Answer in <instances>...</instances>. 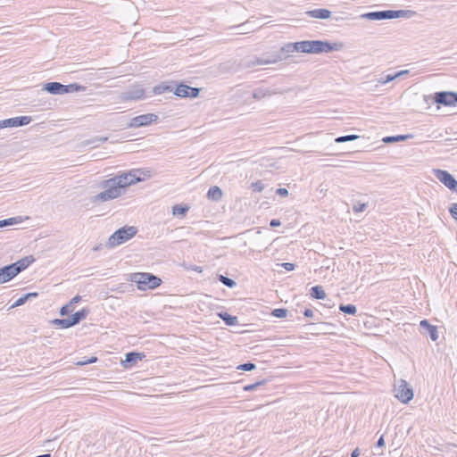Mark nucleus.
<instances>
[{"mask_svg": "<svg viewBox=\"0 0 457 457\" xmlns=\"http://www.w3.org/2000/svg\"><path fill=\"white\" fill-rule=\"evenodd\" d=\"M101 187L104 188V190L91 198V202L93 204L107 202L120 196L122 194L123 188L121 187L120 180H118L116 176L104 180Z\"/></svg>", "mask_w": 457, "mask_h": 457, "instance_id": "f257e3e1", "label": "nucleus"}, {"mask_svg": "<svg viewBox=\"0 0 457 457\" xmlns=\"http://www.w3.org/2000/svg\"><path fill=\"white\" fill-rule=\"evenodd\" d=\"M300 52L307 54H321L330 53L333 51L339 50L337 43H329L328 41L321 40H303L299 41Z\"/></svg>", "mask_w": 457, "mask_h": 457, "instance_id": "f03ea898", "label": "nucleus"}, {"mask_svg": "<svg viewBox=\"0 0 457 457\" xmlns=\"http://www.w3.org/2000/svg\"><path fill=\"white\" fill-rule=\"evenodd\" d=\"M130 281L137 283L139 290L154 289L162 284V279L147 272H137L130 275Z\"/></svg>", "mask_w": 457, "mask_h": 457, "instance_id": "7ed1b4c3", "label": "nucleus"}, {"mask_svg": "<svg viewBox=\"0 0 457 457\" xmlns=\"http://www.w3.org/2000/svg\"><path fill=\"white\" fill-rule=\"evenodd\" d=\"M151 177L152 171L150 170L144 169H134L129 172H124L116 176L117 179L120 180V184L123 189L130 185L140 182L145 179H149Z\"/></svg>", "mask_w": 457, "mask_h": 457, "instance_id": "20e7f679", "label": "nucleus"}, {"mask_svg": "<svg viewBox=\"0 0 457 457\" xmlns=\"http://www.w3.org/2000/svg\"><path fill=\"white\" fill-rule=\"evenodd\" d=\"M137 233V228L136 227L124 226L111 235L106 243V247L114 248L132 238Z\"/></svg>", "mask_w": 457, "mask_h": 457, "instance_id": "39448f33", "label": "nucleus"}, {"mask_svg": "<svg viewBox=\"0 0 457 457\" xmlns=\"http://www.w3.org/2000/svg\"><path fill=\"white\" fill-rule=\"evenodd\" d=\"M145 97V91L141 85H133L128 90L120 95V100L122 102L127 101H138Z\"/></svg>", "mask_w": 457, "mask_h": 457, "instance_id": "423d86ee", "label": "nucleus"}, {"mask_svg": "<svg viewBox=\"0 0 457 457\" xmlns=\"http://www.w3.org/2000/svg\"><path fill=\"white\" fill-rule=\"evenodd\" d=\"M433 172L435 177L441 183H443L446 187H448L453 192L457 193V180L450 172L440 169H435Z\"/></svg>", "mask_w": 457, "mask_h": 457, "instance_id": "0eeeda50", "label": "nucleus"}, {"mask_svg": "<svg viewBox=\"0 0 457 457\" xmlns=\"http://www.w3.org/2000/svg\"><path fill=\"white\" fill-rule=\"evenodd\" d=\"M395 397L403 403H408L413 398L412 388L405 380H400L398 386L395 388Z\"/></svg>", "mask_w": 457, "mask_h": 457, "instance_id": "6e6552de", "label": "nucleus"}, {"mask_svg": "<svg viewBox=\"0 0 457 457\" xmlns=\"http://www.w3.org/2000/svg\"><path fill=\"white\" fill-rule=\"evenodd\" d=\"M158 120V116L154 113L141 114L130 120L128 128H140L147 126Z\"/></svg>", "mask_w": 457, "mask_h": 457, "instance_id": "1a4fd4ad", "label": "nucleus"}, {"mask_svg": "<svg viewBox=\"0 0 457 457\" xmlns=\"http://www.w3.org/2000/svg\"><path fill=\"white\" fill-rule=\"evenodd\" d=\"M435 101L445 106H452L457 104V93L450 91L437 92L435 95Z\"/></svg>", "mask_w": 457, "mask_h": 457, "instance_id": "9d476101", "label": "nucleus"}, {"mask_svg": "<svg viewBox=\"0 0 457 457\" xmlns=\"http://www.w3.org/2000/svg\"><path fill=\"white\" fill-rule=\"evenodd\" d=\"M200 88L198 87H193L190 86H187L186 84L180 83L177 86L174 95L179 97H190V98H195L199 96Z\"/></svg>", "mask_w": 457, "mask_h": 457, "instance_id": "9b49d317", "label": "nucleus"}, {"mask_svg": "<svg viewBox=\"0 0 457 457\" xmlns=\"http://www.w3.org/2000/svg\"><path fill=\"white\" fill-rule=\"evenodd\" d=\"M280 61H283V57L281 56H273L271 54L268 58H260V57H254L252 60H249L245 62L243 65L245 68H251L256 65H265V64H271V63H277Z\"/></svg>", "mask_w": 457, "mask_h": 457, "instance_id": "f8f14e48", "label": "nucleus"}, {"mask_svg": "<svg viewBox=\"0 0 457 457\" xmlns=\"http://www.w3.org/2000/svg\"><path fill=\"white\" fill-rule=\"evenodd\" d=\"M32 120L30 116H19L1 120L2 128L21 127L28 125Z\"/></svg>", "mask_w": 457, "mask_h": 457, "instance_id": "ddd939ff", "label": "nucleus"}, {"mask_svg": "<svg viewBox=\"0 0 457 457\" xmlns=\"http://www.w3.org/2000/svg\"><path fill=\"white\" fill-rule=\"evenodd\" d=\"M295 52H300L299 43H287L284 45L277 53L273 54V56H281L283 60H286L289 55Z\"/></svg>", "mask_w": 457, "mask_h": 457, "instance_id": "4468645a", "label": "nucleus"}, {"mask_svg": "<svg viewBox=\"0 0 457 457\" xmlns=\"http://www.w3.org/2000/svg\"><path fill=\"white\" fill-rule=\"evenodd\" d=\"M34 258L32 255L26 256L24 258H21L18 260L17 262L11 263V267L15 274L17 276L19 273H21L22 270L27 269L33 262Z\"/></svg>", "mask_w": 457, "mask_h": 457, "instance_id": "2eb2a0df", "label": "nucleus"}, {"mask_svg": "<svg viewBox=\"0 0 457 457\" xmlns=\"http://www.w3.org/2000/svg\"><path fill=\"white\" fill-rule=\"evenodd\" d=\"M422 333L428 334L432 341H436L438 338L437 328L431 325L427 320H422L420 323Z\"/></svg>", "mask_w": 457, "mask_h": 457, "instance_id": "dca6fc26", "label": "nucleus"}, {"mask_svg": "<svg viewBox=\"0 0 457 457\" xmlns=\"http://www.w3.org/2000/svg\"><path fill=\"white\" fill-rule=\"evenodd\" d=\"M43 90L51 95H63V91L66 90V87H63V84L60 82H48L44 84Z\"/></svg>", "mask_w": 457, "mask_h": 457, "instance_id": "f3484780", "label": "nucleus"}, {"mask_svg": "<svg viewBox=\"0 0 457 457\" xmlns=\"http://www.w3.org/2000/svg\"><path fill=\"white\" fill-rule=\"evenodd\" d=\"M15 276L11 265H5L0 268V284L12 280Z\"/></svg>", "mask_w": 457, "mask_h": 457, "instance_id": "a211bd4d", "label": "nucleus"}, {"mask_svg": "<svg viewBox=\"0 0 457 457\" xmlns=\"http://www.w3.org/2000/svg\"><path fill=\"white\" fill-rule=\"evenodd\" d=\"M144 357L143 353L130 352L126 354L125 361H123L124 367L129 368L141 361Z\"/></svg>", "mask_w": 457, "mask_h": 457, "instance_id": "6ab92c4d", "label": "nucleus"}, {"mask_svg": "<svg viewBox=\"0 0 457 457\" xmlns=\"http://www.w3.org/2000/svg\"><path fill=\"white\" fill-rule=\"evenodd\" d=\"M307 16L316 19H328L331 16V12L328 9H314L306 12Z\"/></svg>", "mask_w": 457, "mask_h": 457, "instance_id": "aec40b11", "label": "nucleus"}, {"mask_svg": "<svg viewBox=\"0 0 457 457\" xmlns=\"http://www.w3.org/2000/svg\"><path fill=\"white\" fill-rule=\"evenodd\" d=\"M223 193L220 187L212 186L207 192L208 199L218 202L222 198Z\"/></svg>", "mask_w": 457, "mask_h": 457, "instance_id": "412c9836", "label": "nucleus"}, {"mask_svg": "<svg viewBox=\"0 0 457 457\" xmlns=\"http://www.w3.org/2000/svg\"><path fill=\"white\" fill-rule=\"evenodd\" d=\"M89 313V310L87 308H83L80 311L76 312L71 316V321L73 325L79 324L81 320H85Z\"/></svg>", "mask_w": 457, "mask_h": 457, "instance_id": "4be33fe9", "label": "nucleus"}, {"mask_svg": "<svg viewBox=\"0 0 457 457\" xmlns=\"http://www.w3.org/2000/svg\"><path fill=\"white\" fill-rule=\"evenodd\" d=\"M276 94L275 91H271L270 89L269 88H262V87H260V88H257L253 91V97L256 100H261L266 96H270L272 95Z\"/></svg>", "mask_w": 457, "mask_h": 457, "instance_id": "5701e85b", "label": "nucleus"}, {"mask_svg": "<svg viewBox=\"0 0 457 457\" xmlns=\"http://www.w3.org/2000/svg\"><path fill=\"white\" fill-rule=\"evenodd\" d=\"M361 18L370 21L385 20L384 11L370 12L361 15Z\"/></svg>", "mask_w": 457, "mask_h": 457, "instance_id": "b1692460", "label": "nucleus"}, {"mask_svg": "<svg viewBox=\"0 0 457 457\" xmlns=\"http://www.w3.org/2000/svg\"><path fill=\"white\" fill-rule=\"evenodd\" d=\"M218 315L228 326H235L238 323L237 317L232 316L228 312H221Z\"/></svg>", "mask_w": 457, "mask_h": 457, "instance_id": "393cba45", "label": "nucleus"}, {"mask_svg": "<svg viewBox=\"0 0 457 457\" xmlns=\"http://www.w3.org/2000/svg\"><path fill=\"white\" fill-rule=\"evenodd\" d=\"M311 296L314 299L322 300L326 297V293L321 286H314L311 288Z\"/></svg>", "mask_w": 457, "mask_h": 457, "instance_id": "a878e982", "label": "nucleus"}, {"mask_svg": "<svg viewBox=\"0 0 457 457\" xmlns=\"http://www.w3.org/2000/svg\"><path fill=\"white\" fill-rule=\"evenodd\" d=\"M52 323L60 328H69L74 326L71 317L65 319H54L52 320Z\"/></svg>", "mask_w": 457, "mask_h": 457, "instance_id": "bb28decb", "label": "nucleus"}, {"mask_svg": "<svg viewBox=\"0 0 457 457\" xmlns=\"http://www.w3.org/2000/svg\"><path fill=\"white\" fill-rule=\"evenodd\" d=\"M172 91H173V88L171 86L165 84V83H161L153 87L152 94L153 95H161V94H163L166 92H172Z\"/></svg>", "mask_w": 457, "mask_h": 457, "instance_id": "cd10ccee", "label": "nucleus"}, {"mask_svg": "<svg viewBox=\"0 0 457 457\" xmlns=\"http://www.w3.org/2000/svg\"><path fill=\"white\" fill-rule=\"evenodd\" d=\"M413 136L411 134L408 135H397V136H388L383 138L384 143H393V142H400L404 141L408 138H412Z\"/></svg>", "mask_w": 457, "mask_h": 457, "instance_id": "c85d7f7f", "label": "nucleus"}, {"mask_svg": "<svg viewBox=\"0 0 457 457\" xmlns=\"http://www.w3.org/2000/svg\"><path fill=\"white\" fill-rule=\"evenodd\" d=\"M21 221H22V218L21 216L4 219V220H0V228L16 225L18 223H21Z\"/></svg>", "mask_w": 457, "mask_h": 457, "instance_id": "c756f323", "label": "nucleus"}, {"mask_svg": "<svg viewBox=\"0 0 457 457\" xmlns=\"http://www.w3.org/2000/svg\"><path fill=\"white\" fill-rule=\"evenodd\" d=\"M189 210L187 205L176 204L172 207V214L175 216H185Z\"/></svg>", "mask_w": 457, "mask_h": 457, "instance_id": "7c9ffc66", "label": "nucleus"}, {"mask_svg": "<svg viewBox=\"0 0 457 457\" xmlns=\"http://www.w3.org/2000/svg\"><path fill=\"white\" fill-rule=\"evenodd\" d=\"M339 310L342 312L349 315H355L357 312V308L353 304H340Z\"/></svg>", "mask_w": 457, "mask_h": 457, "instance_id": "2f4dec72", "label": "nucleus"}, {"mask_svg": "<svg viewBox=\"0 0 457 457\" xmlns=\"http://www.w3.org/2000/svg\"><path fill=\"white\" fill-rule=\"evenodd\" d=\"M219 281H220L223 285H225L226 287H229V288H233L234 287H236L237 283L235 280H233L232 278H229L224 275H219V278H218Z\"/></svg>", "mask_w": 457, "mask_h": 457, "instance_id": "473e14b6", "label": "nucleus"}, {"mask_svg": "<svg viewBox=\"0 0 457 457\" xmlns=\"http://www.w3.org/2000/svg\"><path fill=\"white\" fill-rule=\"evenodd\" d=\"M63 87H66V90L63 91V95L67 93L78 92L84 88L82 86L77 83L63 85Z\"/></svg>", "mask_w": 457, "mask_h": 457, "instance_id": "72a5a7b5", "label": "nucleus"}, {"mask_svg": "<svg viewBox=\"0 0 457 457\" xmlns=\"http://www.w3.org/2000/svg\"><path fill=\"white\" fill-rule=\"evenodd\" d=\"M360 137V136L358 135H346V136H340V137H337L336 139H335V142L336 143H345V142H348V141H353V140H356Z\"/></svg>", "mask_w": 457, "mask_h": 457, "instance_id": "f704fd0d", "label": "nucleus"}, {"mask_svg": "<svg viewBox=\"0 0 457 457\" xmlns=\"http://www.w3.org/2000/svg\"><path fill=\"white\" fill-rule=\"evenodd\" d=\"M266 383L265 379L260 380L258 382H255L253 384L246 385L243 387V390L245 392L253 391L257 389L260 386H262Z\"/></svg>", "mask_w": 457, "mask_h": 457, "instance_id": "c9c22d12", "label": "nucleus"}, {"mask_svg": "<svg viewBox=\"0 0 457 457\" xmlns=\"http://www.w3.org/2000/svg\"><path fill=\"white\" fill-rule=\"evenodd\" d=\"M271 315L276 318H286L287 315V310L285 308H277L271 312Z\"/></svg>", "mask_w": 457, "mask_h": 457, "instance_id": "e433bc0d", "label": "nucleus"}, {"mask_svg": "<svg viewBox=\"0 0 457 457\" xmlns=\"http://www.w3.org/2000/svg\"><path fill=\"white\" fill-rule=\"evenodd\" d=\"M256 368L255 364L253 362H246L243 363L237 366V370H244V371H251L253 370Z\"/></svg>", "mask_w": 457, "mask_h": 457, "instance_id": "4c0bfd02", "label": "nucleus"}, {"mask_svg": "<svg viewBox=\"0 0 457 457\" xmlns=\"http://www.w3.org/2000/svg\"><path fill=\"white\" fill-rule=\"evenodd\" d=\"M385 20L399 18L397 10H385L384 11Z\"/></svg>", "mask_w": 457, "mask_h": 457, "instance_id": "58836bf2", "label": "nucleus"}, {"mask_svg": "<svg viewBox=\"0 0 457 457\" xmlns=\"http://www.w3.org/2000/svg\"><path fill=\"white\" fill-rule=\"evenodd\" d=\"M396 79H397L396 75H395V73H394V74H387L385 77H381L378 81V83L384 85V84L391 82Z\"/></svg>", "mask_w": 457, "mask_h": 457, "instance_id": "ea45409f", "label": "nucleus"}, {"mask_svg": "<svg viewBox=\"0 0 457 457\" xmlns=\"http://www.w3.org/2000/svg\"><path fill=\"white\" fill-rule=\"evenodd\" d=\"M71 312H73V306L71 303H67L61 307L60 309V315L62 316H67Z\"/></svg>", "mask_w": 457, "mask_h": 457, "instance_id": "a19ab883", "label": "nucleus"}, {"mask_svg": "<svg viewBox=\"0 0 457 457\" xmlns=\"http://www.w3.org/2000/svg\"><path fill=\"white\" fill-rule=\"evenodd\" d=\"M28 296L26 295L21 296L20 298H18L12 304V306L10 307V309H12V308H15V307H19V306H21L23 305L26 302H28Z\"/></svg>", "mask_w": 457, "mask_h": 457, "instance_id": "79ce46f5", "label": "nucleus"}, {"mask_svg": "<svg viewBox=\"0 0 457 457\" xmlns=\"http://www.w3.org/2000/svg\"><path fill=\"white\" fill-rule=\"evenodd\" d=\"M397 12L399 13V18L400 17L411 18L416 14V12L414 11H411V10H397Z\"/></svg>", "mask_w": 457, "mask_h": 457, "instance_id": "37998d69", "label": "nucleus"}, {"mask_svg": "<svg viewBox=\"0 0 457 457\" xmlns=\"http://www.w3.org/2000/svg\"><path fill=\"white\" fill-rule=\"evenodd\" d=\"M251 187L254 192H262L264 189V184L261 180L252 183Z\"/></svg>", "mask_w": 457, "mask_h": 457, "instance_id": "c03bdc74", "label": "nucleus"}, {"mask_svg": "<svg viewBox=\"0 0 457 457\" xmlns=\"http://www.w3.org/2000/svg\"><path fill=\"white\" fill-rule=\"evenodd\" d=\"M97 361V358L93 356L89 359H83V361H79L77 362L78 365L79 366H84V365H87V364H89V363H94Z\"/></svg>", "mask_w": 457, "mask_h": 457, "instance_id": "a18cd8bd", "label": "nucleus"}, {"mask_svg": "<svg viewBox=\"0 0 457 457\" xmlns=\"http://www.w3.org/2000/svg\"><path fill=\"white\" fill-rule=\"evenodd\" d=\"M449 212L451 216L457 220V204H452L449 208Z\"/></svg>", "mask_w": 457, "mask_h": 457, "instance_id": "49530a36", "label": "nucleus"}, {"mask_svg": "<svg viewBox=\"0 0 457 457\" xmlns=\"http://www.w3.org/2000/svg\"><path fill=\"white\" fill-rule=\"evenodd\" d=\"M277 195H278L281 197H286L288 195V190L285 187L278 188L276 191Z\"/></svg>", "mask_w": 457, "mask_h": 457, "instance_id": "de8ad7c7", "label": "nucleus"}, {"mask_svg": "<svg viewBox=\"0 0 457 457\" xmlns=\"http://www.w3.org/2000/svg\"><path fill=\"white\" fill-rule=\"evenodd\" d=\"M281 266L288 271H291L295 269V264L291 262H283L281 263Z\"/></svg>", "mask_w": 457, "mask_h": 457, "instance_id": "09e8293b", "label": "nucleus"}, {"mask_svg": "<svg viewBox=\"0 0 457 457\" xmlns=\"http://www.w3.org/2000/svg\"><path fill=\"white\" fill-rule=\"evenodd\" d=\"M366 208V204H359L358 205H354L353 206V211L355 212H363Z\"/></svg>", "mask_w": 457, "mask_h": 457, "instance_id": "8fccbe9b", "label": "nucleus"}, {"mask_svg": "<svg viewBox=\"0 0 457 457\" xmlns=\"http://www.w3.org/2000/svg\"><path fill=\"white\" fill-rule=\"evenodd\" d=\"M280 225H281L280 220H277V219H273L270 222V226L272 227V228L278 227Z\"/></svg>", "mask_w": 457, "mask_h": 457, "instance_id": "3c124183", "label": "nucleus"}, {"mask_svg": "<svg viewBox=\"0 0 457 457\" xmlns=\"http://www.w3.org/2000/svg\"><path fill=\"white\" fill-rule=\"evenodd\" d=\"M313 311L311 310V309H305L304 312H303V315L306 317V318H312L313 316Z\"/></svg>", "mask_w": 457, "mask_h": 457, "instance_id": "603ef678", "label": "nucleus"}, {"mask_svg": "<svg viewBox=\"0 0 457 457\" xmlns=\"http://www.w3.org/2000/svg\"><path fill=\"white\" fill-rule=\"evenodd\" d=\"M376 445H377V447H383V446H385V440H384V436L383 435L378 438Z\"/></svg>", "mask_w": 457, "mask_h": 457, "instance_id": "864d4df0", "label": "nucleus"}, {"mask_svg": "<svg viewBox=\"0 0 457 457\" xmlns=\"http://www.w3.org/2000/svg\"><path fill=\"white\" fill-rule=\"evenodd\" d=\"M80 300H81V296H80V295H76V296H74V297L70 301V303H71V304L73 306V304L78 303Z\"/></svg>", "mask_w": 457, "mask_h": 457, "instance_id": "5fc2aeb1", "label": "nucleus"}, {"mask_svg": "<svg viewBox=\"0 0 457 457\" xmlns=\"http://www.w3.org/2000/svg\"><path fill=\"white\" fill-rule=\"evenodd\" d=\"M409 72L410 71L408 70H403V71L395 72V75H396V78L398 79V78H400V77H402L403 75L409 74Z\"/></svg>", "mask_w": 457, "mask_h": 457, "instance_id": "6e6d98bb", "label": "nucleus"}, {"mask_svg": "<svg viewBox=\"0 0 457 457\" xmlns=\"http://www.w3.org/2000/svg\"><path fill=\"white\" fill-rule=\"evenodd\" d=\"M26 295L28 296V300H30L32 298H37L38 296V293L31 292V293L26 294Z\"/></svg>", "mask_w": 457, "mask_h": 457, "instance_id": "4d7b16f0", "label": "nucleus"}, {"mask_svg": "<svg viewBox=\"0 0 457 457\" xmlns=\"http://www.w3.org/2000/svg\"><path fill=\"white\" fill-rule=\"evenodd\" d=\"M360 455V450L359 448H355L352 453H351V457H358Z\"/></svg>", "mask_w": 457, "mask_h": 457, "instance_id": "13d9d810", "label": "nucleus"}, {"mask_svg": "<svg viewBox=\"0 0 457 457\" xmlns=\"http://www.w3.org/2000/svg\"><path fill=\"white\" fill-rule=\"evenodd\" d=\"M89 144H92L95 146H98L101 143L99 142V140H96V137L91 141H89Z\"/></svg>", "mask_w": 457, "mask_h": 457, "instance_id": "bf43d9fd", "label": "nucleus"}, {"mask_svg": "<svg viewBox=\"0 0 457 457\" xmlns=\"http://www.w3.org/2000/svg\"><path fill=\"white\" fill-rule=\"evenodd\" d=\"M96 140H99V142L102 144V143H104L108 140V137H96Z\"/></svg>", "mask_w": 457, "mask_h": 457, "instance_id": "052dcab7", "label": "nucleus"}, {"mask_svg": "<svg viewBox=\"0 0 457 457\" xmlns=\"http://www.w3.org/2000/svg\"><path fill=\"white\" fill-rule=\"evenodd\" d=\"M194 270L197 271V272H202L203 269L202 267H199V266H196L195 268L193 269Z\"/></svg>", "mask_w": 457, "mask_h": 457, "instance_id": "680f3d73", "label": "nucleus"}]
</instances>
